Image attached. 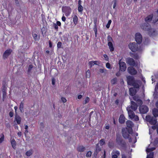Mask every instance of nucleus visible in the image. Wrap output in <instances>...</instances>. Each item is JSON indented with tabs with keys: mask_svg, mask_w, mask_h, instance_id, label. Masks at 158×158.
Segmentation results:
<instances>
[{
	"mask_svg": "<svg viewBox=\"0 0 158 158\" xmlns=\"http://www.w3.org/2000/svg\"><path fill=\"white\" fill-rule=\"evenodd\" d=\"M99 143L102 145H103L105 143L104 139H101L99 141Z\"/></svg>",
	"mask_w": 158,
	"mask_h": 158,
	"instance_id": "nucleus-49",
	"label": "nucleus"
},
{
	"mask_svg": "<svg viewBox=\"0 0 158 158\" xmlns=\"http://www.w3.org/2000/svg\"><path fill=\"white\" fill-rule=\"evenodd\" d=\"M139 110L141 114H146L148 111L149 109L148 107L145 105L140 106Z\"/></svg>",
	"mask_w": 158,
	"mask_h": 158,
	"instance_id": "nucleus-6",
	"label": "nucleus"
},
{
	"mask_svg": "<svg viewBox=\"0 0 158 158\" xmlns=\"http://www.w3.org/2000/svg\"><path fill=\"white\" fill-rule=\"evenodd\" d=\"M2 90H6V82L5 81H3V83H2Z\"/></svg>",
	"mask_w": 158,
	"mask_h": 158,
	"instance_id": "nucleus-39",
	"label": "nucleus"
},
{
	"mask_svg": "<svg viewBox=\"0 0 158 158\" xmlns=\"http://www.w3.org/2000/svg\"><path fill=\"white\" fill-rule=\"evenodd\" d=\"M133 57L135 59H138L139 57L137 54L135 53L133 54Z\"/></svg>",
	"mask_w": 158,
	"mask_h": 158,
	"instance_id": "nucleus-46",
	"label": "nucleus"
},
{
	"mask_svg": "<svg viewBox=\"0 0 158 158\" xmlns=\"http://www.w3.org/2000/svg\"><path fill=\"white\" fill-rule=\"evenodd\" d=\"M92 152L91 151H89L87 153L86 156L87 157H90L91 156Z\"/></svg>",
	"mask_w": 158,
	"mask_h": 158,
	"instance_id": "nucleus-50",
	"label": "nucleus"
},
{
	"mask_svg": "<svg viewBox=\"0 0 158 158\" xmlns=\"http://www.w3.org/2000/svg\"><path fill=\"white\" fill-rule=\"evenodd\" d=\"M111 22L112 21L111 20H110L108 21V23L106 26V27L107 28H109L110 27V26Z\"/></svg>",
	"mask_w": 158,
	"mask_h": 158,
	"instance_id": "nucleus-47",
	"label": "nucleus"
},
{
	"mask_svg": "<svg viewBox=\"0 0 158 158\" xmlns=\"http://www.w3.org/2000/svg\"><path fill=\"white\" fill-rule=\"evenodd\" d=\"M81 0H79L78 2V10L79 12L82 13L83 10V6L81 5Z\"/></svg>",
	"mask_w": 158,
	"mask_h": 158,
	"instance_id": "nucleus-22",
	"label": "nucleus"
},
{
	"mask_svg": "<svg viewBox=\"0 0 158 158\" xmlns=\"http://www.w3.org/2000/svg\"><path fill=\"white\" fill-rule=\"evenodd\" d=\"M145 120L148 122L151 125H154L157 123V119L153 116H152L149 115H147L145 118Z\"/></svg>",
	"mask_w": 158,
	"mask_h": 158,
	"instance_id": "nucleus-3",
	"label": "nucleus"
},
{
	"mask_svg": "<svg viewBox=\"0 0 158 158\" xmlns=\"http://www.w3.org/2000/svg\"><path fill=\"white\" fill-rule=\"evenodd\" d=\"M127 110L128 111L129 117L130 118H133L135 116V114L134 112L131 110V107L128 106L127 108Z\"/></svg>",
	"mask_w": 158,
	"mask_h": 158,
	"instance_id": "nucleus-13",
	"label": "nucleus"
},
{
	"mask_svg": "<svg viewBox=\"0 0 158 158\" xmlns=\"http://www.w3.org/2000/svg\"><path fill=\"white\" fill-rule=\"evenodd\" d=\"M152 111L153 117L156 118V117H158V109L156 108H154L152 110Z\"/></svg>",
	"mask_w": 158,
	"mask_h": 158,
	"instance_id": "nucleus-25",
	"label": "nucleus"
},
{
	"mask_svg": "<svg viewBox=\"0 0 158 158\" xmlns=\"http://www.w3.org/2000/svg\"><path fill=\"white\" fill-rule=\"evenodd\" d=\"M97 18H94V26H97Z\"/></svg>",
	"mask_w": 158,
	"mask_h": 158,
	"instance_id": "nucleus-62",
	"label": "nucleus"
},
{
	"mask_svg": "<svg viewBox=\"0 0 158 158\" xmlns=\"http://www.w3.org/2000/svg\"><path fill=\"white\" fill-rule=\"evenodd\" d=\"M153 22L154 23H156L158 21V14L156 12V14H155L153 16Z\"/></svg>",
	"mask_w": 158,
	"mask_h": 158,
	"instance_id": "nucleus-28",
	"label": "nucleus"
},
{
	"mask_svg": "<svg viewBox=\"0 0 158 158\" xmlns=\"http://www.w3.org/2000/svg\"><path fill=\"white\" fill-rule=\"evenodd\" d=\"M78 19L77 16L76 15H75L73 18V21L75 24L77 23Z\"/></svg>",
	"mask_w": 158,
	"mask_h": 158,
	"instance_id": "nucleus-41",
	"label": "nucleus"
},
{
	"mask_svg": "<svg viewBox=\"0 0 158 158\" xmlns=\"http://www.w3.org/2000/svg\"><path fill=\"white\" fill-rule=\"evenodd\" d=\"M12 51L11 49L6 50L5 51L3 55V58L5 59L8 58L11 53Z\"/></svg>",
	"mask_w": 158,
	"mask_h": 158,
	"instance_id": "nucleus-12",
	"label": "nucleus"
},
{
	"mask_svg": "<svg viewBox=\"0 0 158 158\" xmlns=\"http://www.w3.org/2000/svg\"><path fill=\"white\" fill-rule=\"evenodd\" d=\"M135 40L137 44H140L142 40V37L139 33H137L135 35Z\"/></svg>",
	"mask_w": 158,
	"mask_h": 158,
	"instance_id": "nucleus-9",
	"label": "nucleus"
},
{
	"mask_svg": "<svg viewBox=\"0 0 158 158\" xmlns=\"http://www.w3.org/2000/svg\"><path fill=\"white\" fill-rule=\"evenodd\" d=\"M33 67V66L32 64H30L28 68V72L30 73L32 68Z\"/></svg>",
	"mask_w": 158,
	"mask_h": 158,
	"instance_id": "nucleus-45",
	"label": "nucleus"
},
{
	"mask_svg": "<svg viewBox=\"0 0 158 158\" xmlns=\"http://www.w3.org/2000/svg\"><path fill=\"white\" fill-rule=\"evenodd\" d=\"M125 117L123 114L120 115L119 119V122L121 124H123L125 121Z\"/></svg>",
	"mask_w": 158,
	"mask_h": 158,
	"instance_id": "nucleus-23",
	"label": "nucleus"
},
{
	"mask_svg": "<svg viewBox=\"0 0 158 158\" xmlns=\"http://www.w3.org/2000/svg\"><path fill=\"white\" fill-rule=\"evenodd\" d=\"M153 17V15L152 14L149 15L145 18V21L146 22L148 23L150 22Z\"/></svg>",
	"mask_w": 158,
	"mask_h": 158,
	"instance_id": "nucleus-24",
	"label": "nucleus"
},
{
	"mask_svg": "<svg viewBox=\"0 0 158 158\" xmlns=\"http://www.w3.org/2000/svg\"><path fill=\"white\" fill-rule=\"evenodd\" d=\"M65 93H68L69 92V87L68 86H66L65 87Z\"/></svg>",
	"mask_w": 158,
	"mask_h": 158,
	"instance_id": "nucleus-55",
	"label": "nucleus"
},
{
	"mask_svg": "<svg viewBox=\"0 0 158 158\" xmlns=\"http://www.w3.org/2000/svg\"><path fill=\"white\" fill-rule=\"evenodd\" d=\"M126 124L127 127L129 128H128L129 130L133 131L132 127H134V124L132 121L130 120L127 121L126 122Z\"/></svg>",
	"mask_w": 158,
	"mask_h": 158,
	"instance_id": "nucleus-17",
	"label": "nucleus"
},
{
	"mask_svg": "<svg viewBox=\"0 0 158 158\" xmlns=\"http://www.w3.org/2000/svg\"><path fill=\"white\" fill-rule=\"evenodd\" d=\"M153 96L154 98H158V89H155V91L154 92Z\"/></svg>",
	"mask_w": 158,
	"mask_h": 158,
	"instance_id": "nucleus-29",
	"label": "nucleus"
},
{
	"mask_svg": "<svg viewBox=\"0 0 158 158\" xmlns=\"http://www.w3.org/2000/svg\"><path fill=\"white\" fill-rule=\"evenodd\" d=\"M2 97H6V90H2Z\"/></svg>",
	"mask_w": 158,
	"mask_h": 158,
	"instance_id": "nucleus-58",
	"label": "nucleus"
},
{
	"mask_svg": "<svg viewBox=\"0 0 158 158\" xmlns=\"http://www.w3.org/2000/svg\"><path fill=\"white\" fill-rule=\"evenodd\" d=\"M107 41L109 42H111V41H113V40L112 38L110 35H108L107 37Z\"/></svg>",
	"mask_w": 158,
	"mask_h": 158,
	"instance_id": "nucleus-48",
	"label": "nucleus"
},
{
	"mask_svg": "<svg viewBox=\"0 0 158 158\" xmlns=\"http://www.w3.org/2000/svg\"><path fill=\"white\" fill-rule=\"evenodd\" d=\"M140 81L139 80H136L131 85L133 86L135 88L139 90V84H140Z\"/></svg>",
	"mask_w": 158,
	"mask_h": 158,
	"instance_id": "nucleus-15",
	"label": "nucleus"
},
{
	"mask_svg": "<svg viewBox=\"0 0 158 158\" xmlns=\"http://www.w3.org/2000/svg\"><path fill=\"white\" fill-rule=\"evenodd\" d=\"M138 90L134 88H131L129 89V94L131 96H133L136 94Z\"/></svg>",
	"mask_w": 158,
	"mask_h": 158,
	"instance_id": "nucleus-18",
	"label": "nucleus"
},
{
	"mask_svg": "<svg viewBox=\"0 0 158 158\" xmlns=\"http://www.w3.org/2000/svg\"><path fill=\"white\" fill-rule=\"evenodd\" d=\"M133 131H131L128 129L127 127L123 128L122 130V134L123 137L127 139L129 138V134H132Z\"/></svg>",
	"mask_w": 158,
	"mask_h": 158,
	"instance_id": "nucleus-2",
	"label": "nucleus"
},
{
	"mask_svg": "<svg viewBox=\"0 0 158 158\" xmlns=\"http://www.w3.org/2000/svg\"><path fill=\"white\" fill-rule=\"evenodd\" d=\"M90 76V71L89 70H88L86 72V76L87 77H89Z\"/></svg>",
	"mask_w": 158,
	"mask_h": 158,
	"instance_id": "nucleus-43",
	"label": "nucleus"
},
{
	"mask_svg": "<svg viewBox=\"0 0 158 158\" xmlns=\"http://www.w3.org/2000/svg\"><path fill=\"white\" fill-rule=\"evenodd\" d=\"M111 155L112 156V158H117L118 157V156L116 155L111 154Z\"/></svg>",
	"mask_w": 158,
	"mask_h": 158,
	"instance_id": "nucleus-64",
	"label": "nucleus"
},
{
	"mask_svg": "<svg viewBox=\"0 0 158 158\" xmlns=\"http://www.w3.org/2000/svg\"><path fill=\"white\" fill-rule=\"evenodd\" d=\"M121 60L122 59L120 60L118 63L119 65V70L124 72L126 70L127 68L126 64L124 62L121 61Z\"/></svg>",
	"mask_w": 158,
	"mask_h": 158,
	"instance_id": "nucleus-5",
	"label": "nucleus"
},
{
	"mask_svg": "<svg viewBox=\"0 0 158 158\" xmlns=\"http://www.w3.org/2000/svg\"><path fill=\"white\" fill-rule=\"evenodd\" d=\"M98 62L97 61H92L89 62V65H90V67L91 68L92 66H93L94 64L98 65L97 64V63Z\"/></svg>",
	"mask_w": 158,
	"mask_h": 158,
	"instance_id": "nucleus-30",
	"label": "nucleus"
},
{
	"mask_svg": "<svg viewBox=\"0 0 158 158\" xmlns=\"http://www.w3.org/2000/svg\"><path fill=\"white\" fill-rule=\"evenodd\" d=\"M101 151L100 148L99 147L98 144H97L96 145V148L94 154V157H96L98 154Z\"/></svg>",
	"mask_w": 158,
	"mask_h": 158,
	"instance_id": "nucleus-21",
	"label": "nucleus"
},
{
	"mask_svg": "<svg viewBox=\"0 0 158 158\" xmlns=\"http://www.w3.org/2000/svg\"><path fill=\"white\" fill-rule=\"evenodd\" d=\"M116 142L117 144L120 146L123 149L126 148V143L121 136L117 135Z\"/></svg>",
	"mask_w": 158,
	"mask_h": 158,
	"instance_id": "nucleus-1",
	"label": "nucleus"
},
{
	"mask_svg": "<svg viewBox=\"0 0 158 158\" xmlns=\"http://www.w3.org/2000/svg\"><path fill=\"white\" fill-rule=\"evenodd\" d=\"M136 102L137 104L138 105V106H141L143 104V101L140 99H139Z\"/></svg>",
	"mask_w": 158,
	"mask_h": 158,
	"instance_id": "nucleus-42",
	"label": "nucleus"
},
{
	"mask_svg": "<svg viewBox=\"0 0 158 158\" xmlns=\"http://www.w3.org/2000/svg\"><path fill=\"white\" fill-rule=\"evenodd\" d=\"M62 11L65 13L67 16H68L70 14L71 9L69 7L64 6L62 7Z\"/></svg>",
	"mask_w": 158,
	"mask_h": 158,
	"instance_id": "nucleus-8",
	"label": "nucleus"
},
{
	"mask_svg": "<svg viewBox=\"0 0 158 158\" xmlns=\"http://www.w3.org/2000/svg\"><path fill=\"white\" fill-rule=\"evenodd\" d=\"M129 48L133 52H135L137 51L138 48L137 44L135 43H130L129 45Z\"/></svg>",
	"mask_w": 158,
	"mask_h": 158,
	"instance_id": "nucleus-4",
	"label": "nucleus"
},
{
	"mask_svg": "<svg viewBox=\"0 0 158 158\" xmlns=\"http://www.w3.org/2000/svg\"><path fill=\"white\" fill-rule=\"evenodd\" d=\"M33 153V151L32 150H30L27 151L26 153V155L28 156H31Z\"/></svg>",
	"mask_w": 158,
	"mask_h": 158,
	"instance_id": "nucleus-34",
	"label": "nucleus"
},
{
	"mask_svg": "<svg viewBox=\"0 0 158 158\" xmlns=\"http://www.w3.org/2000/svg\"><path fill=\"white\" fill-rule=\"evenodd\" d=\"M108 45L109 47L110 51L111 52L114 51V48L112 43L111 42H108Z\"/></svg>",
	"mask_w": 158,
	"mask_h": 158,
	"instance_id": "nucleus-27",
	"label": "nucleus"
},
{
	"mask_svg": "<svg viewBox=\"0 0 158 158\" xmlns=\"http://www.w3.org/2000/svg\"><path fill=\"white\" fill-rule=\"evenodd\" d=\"M15 3L17 6L20 7V5L18 0H15Z\"/></svg>",
	"mask_w": 158,
	"mask_h": 158,
	"instance_id": "nucleus-51",
	"label": "nucleus"
},
{
	"mask_svg": "<svg viewBox=\"0 0 158 158\" xmlns=\"http://www.w3.org/2000/svg\"><path fill=\"white\" fill-rule=\"evenodd\" d=\"M133 118L134 119V120L135 121H138L139 120V117L137 115H135V116H134V117Z\"/></svg>",
	"mask_w": 158,
	"mask_h": 158,
	"instance_id": "nucleus-57",
	"label": "nucleus"
},
{
	"mask_svg": "<svg viewBox=\"0 0 158 158\" xmlns=\"http://www.w3.org/2000/svg\"><path fill=\"white\" fill-rule=\"evenodd\" d=\"M21 118L18 115V114H15V120L16 121L18 124H20L21 123Z\"/></svg>",
	"mask_w": 158,
	"mask_h": 158,
	"instance_id": "nucleus-20",
	"label": "nucleus"
},
{
	"mask_svg": "<svg viewBox=\"0 0 158 158\" xmlns=\"http://www.w3.org/2000/svg\"><path fill=\"white\" fill-rule=\"evenodd\" d=\"M126 63L131 66H134L135 65V62L134 60L131 58L129 57L126 59Z\"/></svg>",
	"mask_w": 158,
	"mask_h": 158,
	"instance_id": "nucleus-14",
	"label": "nucleus"
},
{
	"mask_svg": "<svg viewBox=\"0 0 158 158\" xmlns=\"http://www.w3.org/2000/svg\"><path fill=\"white\" fill-rule=\"evenodd\" d=\"M14 115V113L12 111H10L9 113V115L10 117H12Z\"/></svg>",
	"mask_w": 158,
	"mask_h": 158,
	"instance_id": "nucleus-61",
	"label": "nucleus"
},
{
	"mask_svg": "<svg viewBox=\"0 0 158 158\" xmlns=\"http://www.w3.org/2000/svg\"><path fill=\"white\" fill-rule=\"evenodd\" d=\"M128 72L132 75H135L137 73L136 70L133 66H131L127 68Z\"/></svg>",
	"mask_w": 158,
	"mask_h": 158,
	"instance_id": "nucleus-7",
	"label": "nucleus"
},
{
	"mask_svg": "<svg viewBox=\"0 0 158 158\" xmlns=\"http://www.w3.org/2000/svg\"><path fill=\"white\" fill-rule=\"evenodd\" d=\"M53 26L54 27L55 29L56 30H58V25L55 23H53Z\"/></svg>",
	"mask_w": 158,
	"mask_h": 158,
	"instance_id": "nucleus-56",
	"label": "nucleus"
},
{
	"mask_svg": "<svg viewBox=\"0 0 158 158\" xmlns=\"http://www.w3.org/2000/svg\"><path fill=\"white\" fill-rule=\"evenodd\" d=\"M117 81V78L115 77L111 81V83L113 85H114L115 84Z\"/></svg>",
	"mask_w": 158,
	"mask_h": 158,
	"instance_id": "nucleus-37",
	"label": "nucleus"
},
{
	"mask_svg": "<svg viewBox=\"0 0 158 158\" xmlns=\"http://www.w3.org/2000/svg\"><path fill=\"white\" fill-rule=\"evenodd\" d=\"M154 144L155 145H156L158 144V138H156L154 141Z\"/></svg>",
	"mask_w": 158,
	"mask_h": 158,
	"instance_id": "nucleus-53",
	"label": "nucleus"
},
{
	"mask_svg": "<svg viewBox=\"0 0 158 158\" xmlns=\"http://www.w3.org/2000/svg\"><path fill=\"white\" fill-rule=\"evenodd\" d=\"M61 99L63 102L64 103L66 102V100L65 98L64 97H62L61 98Z\"/></svg>",
	"mask_w": 158,
	"mask_h": 158,
	"instance_id": "nucleus-63",
	"label": "nucleus"
},
{
	"mask_svg": "<svg viewBox=\"0 0 158 158\" xmlns=\"http://www.w3.org/2000/svg\"><path fill=\"white\" fill-rule=\"evenodd\" d=\"M140 27L142 29L145 31H149L151 29V26L150 24L147 23L142 24Z\"/></svg>",
	"mask_w": 158,
	"mask_h": 158,
	"instance_id": "nucleus-11",
	"label": "nucleus"
},
{
	"mask_svg": "<svg viewBox=\"0 0 158 158\" xmlns=\"http://www.w3.org/2000/svg\"><path fill=\"white\" fill-rule=\"evenodd\" d=\"M148 35L152 37L156 36L157 34V31L154 29H151L148 31Z\"/></svg>",
	"mask_w": 158,
	"mask_h": 158,
	"instance_id": "nucleus-16",
	"label": "nucleus"
},
{
	"mask_svg": "<svg viewBox=\"0 0 158 158\" xmlns=\"http://www.w3.org/2000/svg\"><path fill=\"white\" fill-rule=\"evenodd\" d=\"M4 135L2 133V134L1 135V138H0V143H2L4 140Z\"/></svg>",
	"mask_w": 158,
	"mask_h": 158,
	"instance_id": "nucleus-44",
	"label": "nucleus"
},
{
	"mask_svg": "<svg viewBox=\"0 0 158 158\" xmlns=\"http://www.w3.org/2000/svg\"><path fill=\"white\" fill-rule=\"evenodd\" d=\"M77 150L80 152H84L85 149V147L83 146H80L77 148Z\"/></svg>",
	"mask_w": 158,
	"mask_h": 158,
	"instance_id": "nucleus-26",
	"label": "nucleus"
},
{
	"mask_svg": "<svg viewBox=\"0 0 158 158\" xmlns=\"http://www.w3.org/2000/svg\"><path fill=\"white\" fill-rule=\"evenodd\" d=\"M135 67H136V68L138 69V72L139 73H141L142 72V70L141 69H139V67L136 65L135 66Z\"/></svg>",
	"mask_w": 158,
	"mask_h": 158,
	"instance_id": "nucleus-59",
	"label": "nucleus"
},
{
	"mask_svg": "<svg viewBox=\"0 0 158 158\" xmlns=\"http://www.w3.org/2000/svg\"><path fill=\"white\" fill-rule=\"evenodd\" d=\"M11 143L12 146L13 148L15 149V146H16V142L14 139H13L11 140Z\"/></svg>",
	"mask_w": 158,
	"mask_h": 158,
	"instance_id": "nucleus-32",
	"label": "nucleus"
},
{
	"mask_svg": "<svg viewBox=\"0 0 158 158\" xmlns=\"http://www.w3.org/2000/svg\"><path fill=\"white\" fill-rule=\"evenodd\" d=\"M62 45V43L59 42L57 44V47L58 48H60Z\"/></svg>",
	"mask_w": 158,
	"mask_h": 158,
	"instance_id": "nucleus-52",
	"label": "nucleus"
},
{
	"mask_svg": "<svg viewBox=\"0 0 158 158\" xmlns=\"http://www.w3.org/2000/svg\"><path fill=\"white\" fill-rule=\"evenodd\" d=\"M131 104L130 106L131 108L133 110L135 111L137 109L138 105L137 104V103L133 101H131Z\"/></svg>",
	"mask_w": 158,
	"mask_h": 158,
	"instance_id": "nucleus-19",
	"label": "nucleus"
},
{
	"mask_svg": "<svg viewBox=\"0 0 158 158\" xmlns=\"http://www.w3.org/2000/svg\"><path fill=\"white\" fill-rule=\"evenodd\" d=\"M133 99L134 100L136 101V102H137L138 100L139 99L138 98V97H136V96H135L133 97Z\"/></svg>",
	"mask_w": 158,
	"mask_h": 158,
	"instance_id": "nucleus-60",
	"label": "nucleus"
},
{
	"mask_svg": "<svg viewBox=\"0 0 158 158\" xmlns=\"http://www.w3.org/2000/svg\"><path fill=\"white\" fill-rule=\"evenodd\" d=\"M42 34L43 35V36H44V35L46 34V30L45 28L44 27H43L41 29Z\"/></svg>",
	"mask_w": 158,
	"mask_h": 158,
	"instance_id": "nucleus-36",
	"label": "nucleus"
},
{
	"mask_svg": "<svg viewBox=\"0 0 158 158\" xmlns=\"http://www.w3.org/2000/svg\"><path fill=\"white\" fill-rule=\"evenodd\" d=\"M89 99L88 97H86L85 100L83 102V104H86L89 102Z\"/></svg>",
	"mask_w": 158,
	"mask_h": 158,
	"instance_id": "nucleus-40",
	"label": "nucleus"
},
{
	"mask_svg": "<svg viewBox=\"0 0 158 158\" xmlns=\"http://www.w3.org/2000/svg\"><path fill=\"white\" fill-rule=\"evenodd\" d=\"M106 67L109 69H111L110 64L109 63H107L106 64Z\"/></svg>",
	"mask_w": 158,
	"mask_h": 158,
	"instance_id": "nucleus-54",
	"label": "nucleus"
},
{
	"mask_svg": "<svg viewBox=\"0 0 158 158\" xmlns=\"http://www.w3.org/2000/svg\"><path fill=\"white\" fill-rule=\"evenodd\" d=\"M156 149V148L155 147L152 148H147L146 149V152L147 153L150 152H151L152 151L155 150Z\"/></svg>",
	"mask_w": 158,
	"mask_h": 158,
	"instance_id": "nucleus-38",
	"label": "nucleus"
},
{
	"mask_svg": "<svg viewBox=\"0 0 158 158\" xmlns=\"http://www.w3.org/2000/svg\"><path fill=\"white\" fill-rule=\"evenodd\" d=\"M154 156V153L153 152H149V154H148L146 158H153Z\"/></svg>",
	"mask_w": 158,
	"mask_h": 158,
	"instance_id": "nucleus-35",
	"label": "nucleus"
},
{
	"mask_svg": "<svg viewBox=\"0 0 158 158\" xmlns=\"http://www.w3.org/2000/svg\"><path fill=\"white\" fill-rule=\"evenodd\" d=\"M23 106V103L22 102H21L20 104L19 109L22 113H23L24 112Z\"/></svg>",
	"mask_w": 158,
	"mask_h": 158,
	"instance_id": "nucleus-31",
	"label": "nucleus"
},
{
	"mask_svg": "<svg viewBox=\"0 0 158 158\" xmlns=\"http://www.w3.org/2000/svg\"><path fill=\"white\" fill-rule=\"evenodd\" d=\"M112 154L116 155L118 156L120 155V153L118 151L114 150L112 152Z\"/></svg>",
	"mask_w": 158,
	"mask_h": 158,
	"instance_id": "nucleus-33",
	"label": "nucleus"
},
{
	"mask_svg": "<svg viewBox=\"0 0 158 158\" xmlns=\"http://www.w3.org/2000/svg\"><path fill=\"white\" fill-rule=\"evenodd\" d=\"M127 80L128 85H131L136 80L132 76H128L127 77Z\"/></svg>",
	"mask_w": 158,
	"mask_h": 158,
	"instance_id": "nucleus-10",
	"label": "nucleus"
}]
</instances>
